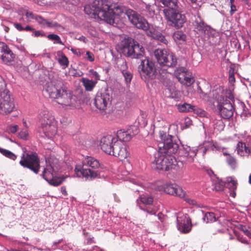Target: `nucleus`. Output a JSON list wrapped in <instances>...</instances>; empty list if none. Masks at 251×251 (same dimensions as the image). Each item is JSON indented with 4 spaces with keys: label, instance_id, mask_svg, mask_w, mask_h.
I'll return each mask as SVG.
<instances>
[{
    "label": "nucleus",
    "instance_id": "nucleus-32",
    "mask_svg": "<svg viewBox=\"0 0 251 251\" xmlns=\"http://www.w3.org/2000/svg\"><path fill=\"white\" fill-rule=\"evenodd\" d=\"M195 106L187 103H184L182 104H178L177 105V109L179 111L181 112L193 111L195 110Z\"/></svg>",
    "mask_w": 251,
    "mask_h": 251
},
{
    "label": "nucleus",
    "instance_id": "nucleus-8",
    "mask_svg": "<svg viewBox=\"0 0 251 251\" xmlns=\"http://www.w3.org/2000/svg\"><path fill=\"white\" fill-rule=\"evenodd\" d=\"M157 63L162 67H174L177 64V58L172 52L165 50L156 49L154 51Z\"/></svg>",
    "mask_w": 251,
    "mask_h": 251
},
{
    "label": "nucleus",
    "instance_id": "nucleus-6",
    "mask_svg": "<svg viewBox=\"0 0 251 251\" xmlns=\"http://www.w3.org/2000/svg\"><path fill=\"white\" fill-rule=\"evenodd\" d=\"M163 12L167 22L170 25L176 28L182 27L186 21V16L182 14L179 6L164 8Z\"/></svg>",
    "mask_w": 251,
    "mask_h": 251
},
{
    "label": "nucleus",
    "instance_id": "nucleus-44",
    "mask_svg": "<svg viewBox=\"0 0 251 251\" xmlns=\"http://www.w3.org/2000/svg\"><path fill=\"white\" fill-rule=\"evenodd\" d=\"M18 128H19V126L18 125H10L7 126L6 130L8 133H11L14 134V133H15L17 131Z\"/></svg>",
    "mask_w": 251,
    "mask_h": 251
},
{
    "label": "nucleus",
    "instance_id": "nucleus-26",
    "mask_svg": "<svg viewBox=\"0 0 251 251\" xmlns=\"http://www.w3.org/2000/svg\"><path fill=\"white\" fill-rule=\"evenodd\" d=\"M179 218H177L178 228L180 229V226H182V230L184 233H188L191 229V221L189 218L186 219V222L183 224L179 221Z\"/></svg>",
    "mask_w": 251,
    "mask_h": 251
},
{
    "label": "nucleus",
    "instance_id": "nucleus-12",
    "mask_svg": "<svg viewBox=\"0 0 251 251\" xmlns=\"http://www.w3.org/2000/svg\"><path fill=\"white\" fill-rule=\"evenodd\" d=\"M216 101L217 107L222 118L225 119H229L232 117L235 108L230 101L224 99V96H219L217 98Z\"/></svg>",
    "mask_w": 251,
    "mask_h": 251
},
{
    "label": "nucleus",
    "instance_id": "nucleus-9",
    "mask_svg": "<svg viewBox=\"0 0 251 251\" xmlns=\"http://www.w3.org/2000/svg\"><path fill=\"white\" fill-rule=\"evenodd\" d=\"M176 162L173 156L158 151L153 163L157 170L167 171L174 168Z\"/></svg>",
    "mask_w": 251,
    "mask_h": 251
},
{
    "label": "nucleus",
    "instance_id": "nucleus-29",
    "mask_svg": "<svg viewBox=\"0 0 251 251\" xmlns=\"http://www.w3.org/2000/svg\"><path fill=\"white\" fill-rule=\"evenodd\" d=\"M223 154L226 156V162L227 164L231 168L235 169L237 167V164L236 158L226 152H224Z\"/></svg>",
    "mask_w": 251,
    "mask_h": 251
},
{
    "label": "nucleus",
    "instance_id": "nucleus-52",
    "mask_svg": "<svg viewBox=\"0 0 251 251\" xmlns=\"http://www.w3.org/2000/svg\"><path fill=\"white\" fill-rule=\"evenodd\" d=\"M231 183L233 185V191L230 194L231 196L233 197H235V195H236V193H235V190L236 189V188H237V183L235 181H231Z\"/></svg>",
    "mask_w": 251,
    "mask_h": 251
},
{
    "label": "nucleus",
    "instance_id": "nucleus-57",
    "mask_svg": "<svg viewBox=\"0 0 251 251\" xmlns=\"http://www.w3.org/2000/svg\"><path fill=\"white\" fill-rule=\"evenodd\" d=\"M61 191L62 194L63 195H64L65 196H67L68 195L67 191L66 190V188L65 186H62L61 187Z\"/></svg>",
    "mask_w": 251,
    "mask_h": 251
},
{
    "label": "nucleus",
    "instance_id": "nucleus-30",
    "mask_svg": "<svg viewBox=\"0 0 251 251\" xmlns=\"http://www.w3.org/2000/svg\"><path fill=\"white\" fill-rule=\"evenodd\" d=\"M83 85L85 87V89L87 91H91L95 87L97 81H94L90 80L87 78H83L81 80Z\"/></svg>",
    "mask_w": 251,
    "mask_h": 251
},
{
    "label": "nucleus",
    "instance_id": "nucleus-34",
    "mask_svg": "<svg viewBox=\"0 0 251 251\" xmlns=\"http://www.w3.org/2000/svg\"><path fill=\"white\" fill-rule=\"evenodd\" d=\"M160 1L167 8H175L179 6L178 0H160Z\"/></svg>",
    "mask_w": 251,
    "mask_h": 251
},
{
    "label": "nucleus",
    "instance_id": "nucleus-56",
    "mask_svg": "<svg viewBox=\"0 0 251 251\" xmlns=\"http://www.w3.org/2000/svg\"><path fill=\"white\" fill-rule=\"evenodd\" d=\"M185 201L189 203L192 205H196L197 204V202L195 200L190 199H186Z\"/></svg>",
    "mask_w": 251,
    "mask_h": 251
},
{
    "label": "nucleus",
    "instance_id": "nucleus-54",
    "mask_svg": "<svg viewBox=\"0 0 251 251\" xmlns=\"http://www.w3.org/2000/svg\"><path fill=\"white\" fill-rule=\"evenodd\" d=\"M237 10L236 6L234 4H230V15H232Z\"/></svg>",
    "mask_w": 251,
    "mask_h": 251
},
{
    "label": "nucleus",
    "instance_id": "nucleus-11",
    "mask_svg": "<svg viewBox=\"0 0 251 251\" xmlns=\"http://www.w3.org/2000/svg\"><path fill=\"white\" fill-rule=\"evenodd\" d=\"M40 132H43L49 138H51L57 133V127L54 120L48 114H44L40 119Z\"/></svg>",
    "mask_w": 251,
    "mask_h": 251
},
{
    "label": "nucleus",
    "instance_id": "nucleus-39",
    "mask_svg": "<svg viewBox=\"0 0 251 251\" xmlns=\"http://www.w3.org/2000/svg\"><path fill=\"white\" fill-rule=\"evenodd\" d=\"M238 228L242 231L246 236L251 238V232L250 230L245 226L240 225L238 226Z\"/></svg>",
    "mask_w": 251,
    "mask_h": 251
},
{
    "label": "nucleus",
    "instance_id": "nucleus-46",
    "mask_svg": "<svg viewBox=\"0 0 251 251\" xmlns=\"http://www.w3.org/2000/svg\"><path fill=\"white\" fill-rule=\"evenodd\" d=\"M89 75L92 78L95 79L96 80V81H97V80L100 79V75L96 71H95L93 69H90L89 71Z\"/></svg>",
    "mask_w": 251,
    "mask_h": 251
},
{
    "label": "nucleus",
    "instance_id": "nucleus-5",
    "mask_svg": "<svg viewBox=\"0 0 251 251\" xmlns=\"http://www.w3.org/2000/svg\"><path fill=\"white\" fill-rule=\"evenodd\" d=\"M58 161L56 159L49 161L42 174V177L54 186H57L63 183L65 179L64 176L57 177L55 176L56 172L59 170Z\"/></svg>",
    "mask_w": 251,
    "mask_h": 251
},
{
    "label": "nucleus",
    "instance_id": "nucleus-53",
    "mask_svg": "<svg viewBox=\"0 0 251 251\" xmlns=\"http://www.w3.org/2000/svg\"><path fill=\"white\" fill-rule=\"evenodd\" d=\"M14 26L19 31L24 30V28L19 23H15L14 24Z\"/></svg>",
    "mask_w": 251,
    "mask_h": 251
},
{
    "label": "nucleus",
    "instance_id": "nucleus-41",
    "mask_svg": "<svg viewBox=\"0 0 251 251\" xmlns=\"http://www.w3.org/2000/svg\"><path fill=\"white\" fill-rule=\"evenodd\" d=\"M35 20L39 24L43 25H47L50 26V23L46 20L43 19L42 17L35 15Z\"/></svg>",
    "mask_w": 251,
    "mask_h": 251
},
{
    "label": "nucleus",
    "instance_id": "nucleus-27",
    "mask_svg": "<svg viewBox=\"0 0 251 251\" xmlns=\"http://www.w3.org/2000/svg\"><path fill=\"white\" fill-rule=\"evenodd\" d=\"M184 155L186 156L189 161H192L193 158L196 156L198 150L195 148H191L190 147H187L184 149Z\"/></svg>",
    "mask_w": 251,
    "mask_h": 251
},
{
    "label": "nucleus",
    "instance_id": "nucleus-48",
    "mask_svg": "<svg viewBox=\"0 0 251 251\" xmlns=\"http://www.w3.org/2000/svg\"><path fill=\"white\" fill-rule=\"evenodd\" d=\"M27 19V22H30L33 19H35V15H34L32 12H26L25 15Z\"/></svg>",
    "mask_w": 251,
    "mask_h": 251
},
{
    "label": "nucleus",
    "instance_id": "nucleus-3",
    "mask_svg": "<svg viewBox=\"0 0 251 251\" xmlns=\"http://www.w3.org/2000/svg\"><path fill=\"white\" fill-rule=\"evenodd\" d=\"M84 12L94 18H99L109 24L114 23V14L109 8V2L106 0H94L84 6Z\"/></svg>",
    "mask_w": 251,
    "mask_h": 251
},
{
    "label": "nucleus",
    "instance_id": "nucleus-24",
    "mask_svg": "<svg viewBox=\"0 0 251 251\" xmlns=\"http://www.w3.org/2000/svg\"><path fill=\"white\" fill-rule=\"evenodd\" d=\"M147 35L155 40L159 41L161 43L165 45H167L168 44V41L165 37L161 33L156 31L154 29H150V30L147 32Z\"/></svg>",
    "mask_w": 251,
    "mask_h": 251
},
{
    "label": "nucleus",
    "instance_id": "nucleus-40",
    "mask_svg": "<svg viewBox=\"0 0 251 251\" xmlns=\"http://www.w3.org/2000/svg\"><path fill=\"white\" fill-rule=\"evenodd\" d=\"M48 38L50 40H55L56 41V43L60 45H63V42L61 41L60 37L54 34H49L47 36Z\"/></svg>",
    "mask_w": 251,
    "mask_h": 251
},
{
    "label": "nucleus",
    "instance_id": "nucleus-33",
    "mask_svg": "<svg viewBox=\"0 0 251 251\" xmlns=\"http://www.w3.org/2000/svg\"><path fill=\"white\" fill-rule=\"evenodd\" d=\"M173 38L176 42L181 43L186 40V36L182 31H176L173 34Z\"/></svg>",
    "mask_w": 251,
    "mask_h": 251
},
{
    "label": "nucleus",
    "instance_id": "nucleus-23",
    "mask_svg": "<svg viewBox=\"0 0 251 251\" xmlns=\"http://www.w3.org/2000/svg\"><path fill=\"white\" fill-rule=\"evenodd\" d=\"M130 129L125 131L122 129L118 130L117 132V139H119L118 142H128L130 140L132 136Z\"/></svg>",
    "mask_w": 251,
    "mask_h": 251
},
{
    "label": "nucleus",
    "instance_id": "nucleus-7",
    "mask_svg": "<svg viewBox=\"0 0 251 251\" xmlns=\"http://www.w3.org/2000/svg\"><path fill=\"white\" fill-rule=\"evenodd\" d=\"M160 140L158 144V151L161 153L171 155L176 153L178 149V145L174 140V137L167 134L166 132L159 131Z\"/></svg>",
    "mask_w": 251,
    "mask_h": 251
},
{
    "label": "nucleus",
    "instance_id": "nucleus-62",
    "mask_svg": "<svg viewBox=\"0 0 251 251\" xmlns=\"http://www.w3.org/2000/svg\"><path fill=\"white\" fill-rule=\"evenodd\" d=\"M244 3L245 4H246L247 5H248L249 7H250V5L249 4V1L248 0H244Z\"/></svg>",
    "mask_w": 251,
    "mask_h": 251
},
{
    "label": "nucleus",
    "instance_id": "nucleus-36",
    "mask_svg": "<svg viewBox=\"0 0 251 251\" xmlns=\"http://www.w3.org/2000/svg\"><path fill=\"white\" fill-rule=\"evenodd\" d=\"M0 152L5 157L13 160H15L17 158V156L13 152L4 149L0 148Z\"/></svg>",
    "mask_w": 251,
    "mask_h": 251
},
{
    "label": "nucleus",
    "instance_id": "nucleus-45",
    "mask_svg": "<svg viewBox=\"0 0 251 251\" xmlns=\"http://www.w3.org/2000/svg\"><path fill=\"white\" fill-rule=\"evenodd\" d=\"M19 137L24 140H27L28 137V132L26 129H22L19 133Z\"/></svg>",
    "mask_w": 251,
    "mask_h": 251
},
{
    "label": "nucleus",
    "instance_id": "nucleus-4",
    "mask_svg": "<svg viewBox=\"0 0 251 251\" xmlns=\"http://www.w3.org/2000/svg\"><path fill=\"white\" fill-rule=\"evenodd\" d=\"M100 166L98 160L92 156H87L82 161V165H76L75 168L76 174L80 176L81 175L88 179H92L98 176L96 170Z\"/></svg>",
    "mask_w": 251,
    "mask_h": 251
},
{
    "label": "nucleus",
    "instance_id": "nucleus-63",
    "mask_svg": "<svg viewBox=\"0 0 251 251\" xmlns=\"http://www.w3.org/2000/svg\"><path fill=\"white\" fill-rule=\"evenodd\" d=\"M248 182L250 184H251V174L249 175Z\"/></svg>",
    "mask_w": 251,
    "mask_h": 251
},
{
    "label": "nucleus",
    "instance_id": "nucleus-38",
    "mask_svg": "<svg viewBox=\"0 0 251 251\" xmlns=\"http://www.w3.org/2000/svg\"><path fill=\"white\" fill-rule=\"evenodd\" d=\"M221 96H224V99L228 100L229 101L231 100L234 103V97L230 90H226Z\"/></svg>",
    "mask_w": 251,
    "mask_h": 251
},
{
    "label": "nucleus",
    "instance_id": "nucleus-17",
    "mask_svg": "<svg viewBox=\"0 0 251 251\" xmlns=\"http://www.w3.org/2000/svg\"><path fill=\"white\" fill-rule=\"evenodd\" d=\"M112 99V96L107 91L98 92L95 99V106L98 109L104 111L110 105Z\"/></svg>",
    "mask_w": 251,
    "mask_h": 251
},
{
    "label": "nucleus",
    "instance_id": "nucleus-18",
    "mask_svg": "<svg viewBox=\"0 0 251 251\" xmlns=\"http://www.w3.org/2000/svg\"><path fill=\"white\" fill-rule=\"evenodd\" d=\"M110 155H114L120 160L123 161L128 157L129 153L126 145L122 142H118L117 140V142L114 143L112 152Z\"/></svg>",
    "mask_w": 251,
    "mask_h": 251
},
{
    "label": "nucleus",
    "instance_id": "nucleus-51",
    "mask_svg": "<svg viewBox=\"0 0 251 251\" xmlns=\"http://www.w3.org/2000/svg\"><path fill=\"white\" fill-rule=\"evenodd\" d=\"M6 83L4 82V80L2 79V78L0 76V92L2 91H3L6 88Z\"/></svg>",
    "mask_w": 251,
    "mask_h": 251
},
{
    "label": "nucleus",
    "instance_id": "nucleus-61",
    "mask_svg": "<svg viewBox=\"0 0 251 251\" xmlns=\"http://www.w3.org/2000/svg\"><path fill=\"white\" fill-rule=\"evenodd\" d=\"M94 242L93 238H89L87 239V243L88 244H91Z\"/></svg>",
    "mask_w": 251,
    "mask_h": 251
},
{
    "label": "nucleus",
    "instance_id": "nucleus-20",
    "mask_svg": "<svg viewBox=\"0 0 251 251\" xmlns=\"http://www.w3.org/2000/svg\"><path fill=\"white\" fill-rule=\"evenodd\" d=\"M15 55L8 46L3 43L0 49V59L5 64H8L14 60Z\"/></svg>",
    "mask_w": 251,
    "mask_h": 251
},
{
    "label": "nucleus",
    "instance_id": "nucleus-13",
    "mask_svg": "<svg viewBox=\"0 0 251 251\" xmlns=\"http://www.w3.org/2000/svg\"><path fill=\"white\" fill-rule=\"evenodd\" d=\"M15 108L13 98L6 89L0 92V112L7 114L12 112Z\"/></svg>",
    "mask_w": 251,
    "mask_h": 251
},
{
    "label": "nucleus",
    "instance_id": "nucleus-42",
    "mask_svg": "<svg viewBox=\"0 0 251 251\" xmlns=\"http://www.w3.org/2000/svg\"><path fill=\"white\" fill-rule=\"evenodd\" d=\"M122 74L124 77L126 82V83H130L132 78V75L131 73L127 70V71L124 72V73Z\"/></svg>",
    "mask_w": 251,
    "mask_h": 251
},
{
    "label": "nucleus",
    "instance_id": "nucleus-58",
    "mask_svg": "<svg viewBox=\"0 0 251 251\" xmlns=\"http://www.w3.org/2000/svg\"><path fill=\"white\" fill-rule=\"evenodd\" d=\"M33 35L35 37H38L39 36H43V34L40 31H33Z\"/></svg>",
    "mask_w": 251,
    "mask_h": 251
},
{
    "label": "nucleus",
    "instance_id": "nucleus-50",
    "mask_svg": "<svg viewBox=\"0 0 251 251\" xmlns=\"http://www.w3.org/2000/svg\"><path fill=\"white\" fill-rule=\"evenodd\" d=\"M87 55V59L90 61L93 62L95 60V57L93 53L89 51H87L86 53Z\"/></svg>",
    "mask_w": 251,
    "mask_h": 251
},
{
    "label": "nucleus",
    "instance_id": "nucleus-2",
    "mask_svg": "<svg viewBox=\"0 0 251 251\" xmlns=\"http://www.w3.org/2000/svg\"><path fill=\"white\" fill-rule=\"evenodd\" d=\"M44 90L50 98L56 100V102L66 108L73 109L76 107V97L70 91L62 87V83L58 81L46 83Z\"/></svg>",
    "mask_w": 251,
    "mask_h": 251
},
{
    "label": "nucleus",
    "instance_id": "nucleus-35",
    "mask_svg": "<svg viewBox=\"0 0 251 251\" xmlns=\"http://www.w3.org/2000/svg\"><path fill=\"white\" fill-rule=\"evenodd\" d=\"M58 62L63 67V69L67 68L69 66V61L67 56L62 53L60 57L58 59Z\"/></svg>",
    "mask_w": 251,
    "mask_h": 251
},
{
    "label": "nucleus",
    "instance_id": "nucleus-22",
    "mask_svg": "<svg viewBox=\"0 0 251 251\" xmlns=\"http://www.w3.org/2000/svg\"><path fill=\"white\" fill-rule=\"evenodd\" d=\"M177 78L181 83L186 86H190L195 81L194 77L186 72H183L181 74H180L177 76Z\"/></svg>",
    "mask_w": 251,
    "mask_h": 251
},
{
    "label": "nucleus",
    "instance_id": "nucleus-43",
    "mask_svg": "<svg viewBox=\"0 0 251 251\" xmlns=\"http://www.w3.org/2000/svg\"><path fill=\"white\" fill-rule=\"evenodd\" d=\"M225 187L224 182L221 180H217L215 184V189L217 191H223Z\"/></svg>",
    "mask_w": 251,
    "mask_h": 251
},
{
    "label": "nucleus",
    "instance_id": "nucleus-15",
    "mask_svg": "<svg viewBox=\"0 0 251 251\" xmlns=\"http://www.w3.org/2000/svg\"><path fill=\"white\" fill-rule=\"evenodd\" d=\"M127 17L130 22L136 27L146 31L150 30L149 24L147 21L137 12L132 10L127 11Z\"/></svg>",
    "mask_w": 251,
    "mask_h": 251
},
{
    "label": "nucleus",
    "instance_id": "nucleus-55",
    "mask_svg": "<svg viewBox=\"0 0 251 251\" xmlns=\"http://www.w3.org/2000/svg\"><path fill=\"white\" fill-rule=\"evenodd\" d=\"M71 51L74 54L77 55L78 56H80L81 55L80 50L79 49H72Z\"/></svg>",
    "mask_w": 251,
    "mask_h": 251
},
{
    "label": "nucleus",
    "instance_id": "nucleus-49",
    "mask_svg": "<svg viewBox=\"0 0 251 251\" xmlns=\"http://www.w3.org/2000/svg\"><path fill=\"white\" fill-rule=\"evenodd\" d=\"M228 80L230 83H233L235 81V78L234 77V73L233 71H229Z\"/></svg>",
    "mask_w": 251,
    "mask_h": 251
},
{
    "label": "nucleus",
    "instance_id": "nucleus-21",
    "mask_svg": "<svg viewBox=\"0 0 251 251\" xmlns=\"http://www.w3.org/2000/svg\"><path fill=\"white\" fill-rule=\"evenodd\" d=\"M236 149L237 154L241 156H248L251 151L249 145L242 142L238 143Z\"/></svg>",
    "mask_w": 251,
    "mask_h": 251
},
{
    "label": "nucleus",
    "instance_id": "nucleus-47",
    "mask_svg": "<svg viewBox=\"0 0 251 251\" xmlns=\"http://www.w3.org/2000/svg\"><path fill=\"white\" fill-rule=\"evenodd\" d=\"M235 234L237 237V240L241 242L242 243L248 244L249 243L248 241L244 238L242 235H241L240 233L237 232V231H234Z\"/></svg>",
    "mask_w": 251,
    "mask_h": 251
},
{
    "label": "nucleus",
    "instance_id": "nucleus-19",
    "mask_svg": "<svg viewBox=\"0 0 251 251\" xmlns=\"http://www.w3.org/2000/svg\"><path fill=\"white\" fill-rule=\"evenodd\" d=\"M116 138L111 135L103 136L100 141V146L101 149L106 153L110 155L112 152L113 147L115 142H117Z\"/></svg>",
    "mask_w": 251,
    "mask_h": 251
},
{
    "label": "nucleus",
    "instance_id": "nucleus-31",
    "mask_svg": "<svg viewBox=\"0 0 251 251\" xmlns=\"http://www.w3.org/2000/svg\"><path fill=\"white\" fill-rule=\"evenodd\" d=\"M116 67L122 73H124V72L128 70L127 63L124 58L117 59L116 61Z\"/></svg>",
    "mask_w": 251,
    "mask_h": 251
},
{
    "label": "nucleus",
    "instance_id": "nucleus-37",
    "mask_svg": "<svg viewBox=\"0 0 251 251\" xmlns=\"http://www.w3.org/2000/svg\"><path fill=\"white\" fill-rule=\"evenodd\" d=\"M203 220L207 223L215 222L216 221L215 214L213 212H206L203 218Z\"/></svg>",
    "mask_w": 251,
    "mask_h": 251
},
{
    "label": "nucleus",
    "instance_id": "nucleus-1",
    "mask_svg": "<svg viewBox=\"0 0 251 251\" xmlns=\"http://www.w3.org/2000/svg\"><path fill=\"white\" fill-rule=\"evenodd\" d=\"M123 54L128 57L140 59L138 71L141 75L151 77L154 75V63L149 58L144 57L145 50L142 46L131 38H125L121 42Z\"/></svg>",
    "mask_w": 251,
    "mask_h": 251
},
{
    "label": "nucleus",
    "instance_id": "nucleus-14",
    "mask_svg": "<svg viewBox=\"0 0 251 251\" xmlns=\"http://www.w3.org/2000/svg\"><path fill=\"white\" fill-rule=\"evenodd\" d=\"M153 202V197L148 195H140L137 200V203L140 209L151 215H155L156 213Z\"/></svg>",
    "mask_w": 251,
    "mask_h": 251
},
{
    "label": "nucleus",
    "instance_id": "nucleus-16",
    "mask_svg": "<svg viewBox=\"0 0 251 251\" xmlns=\"http://www.w3.org/2000/svg\"><path fill=\"white\" fill-rule=\"evenodd\" d=\"M155 189L158 191H163L168 194L181 198H184L185 195V193L182 189L176 184L166 183L162 184L160 182H157Z\"/></svg>",
    "mask_w": 251,
    "mask_h": 251
},
{
    "label": "nucleus",
    "instance_id": "nucleus-25",
    "mask_svg": "<svg viewBox=\"0 0 251 251\" xmlns=\"http://www.w3.org/2000/svg\"><path fill=\"white\" fill-rule=\"evenodd\" d=\"M109 8L112 9L114 14V23L111 24V25H113L115 23V16L116 15H121L123 13H125L127 16V11L128 10H132V9L127 8L123 6H117L114 8H111V6L109 5Z\"/></svg>",
    "mask_w": 251,
    "mask_h": 251
},
{
    "label": "nucleus",
    "instance_id": "nucleus-59",
    "mask_svg": "<svg viewBox=\"0 0 251 251\" xmlns=\"http://www.w3.org/2000/svg\"><path fill=\"white\" fill-rule=\"evenodd\" d=\"M185 122L186 126H188V125H190L192 121L189 118H187L185 119Z\"/></svg>",
    "mask_w": 251,
    "mask_h": 251
},
{
    "label": "nucleus",
    "instance_id": "nucleus-10",
    "mask_svg": "<svg viewBox=\"0 0 251 251\" xmlns=\"http://www.w3.org/2000/svg\"><path fill=\"white\" fill-rule=\"evenodd\" d=\"M19 163L23 167L29 169L36 174L39 172L40 159L36 153H24Z\"/></svg>",
    "mask_w": 251,
    "mask_h": 251
},
{
    "label": "nucleus",
    "instance_id": "nucleus-64",
    "mask_svg": "<svg viewBox=\"0 0 251 251\" xmlns=\"http://www.w3.org/2000/svg\"><path fill=\"white\" fill-rule=\"evenodd\" d=\"M192 3H196L197 0H189Z\"/></svg>",
    "mask_w": 251,
    "mask_h": 251
},
{
    "label": "nucleus",
    "instance_id": "nucleus-28",
    "mask_svg": "<svg viewBox=\"0 0 251 251\" xmlns=\"http://www.w3.org/2000/svg\"><path fill=\"white\" fill-rule=\"evenodd\" d=\"M198 19H197L195 21V28L199 31L201 33H204L207 29V25L204 22V21L201 19L200 17H198Z\"/></svg>",
    "mask_w": 251,
    "mask_h": 251
},
{
    "label": "nucleus",
    "instance_id": "nucleus-60",
    "mask_svg": "<svg viewBox=\"0 0 251 251\" xmlns=\"http://www.w3.org/2000/svg\"><path fill=\"white\" fill-rule=\"evenodd\" d=\"M24 30L26 31H34V29L31 26L27 25L25 28H24Z\"/></svg>",
    "mask_w": 251,
    "mask_h": 251
}]
</instances>
